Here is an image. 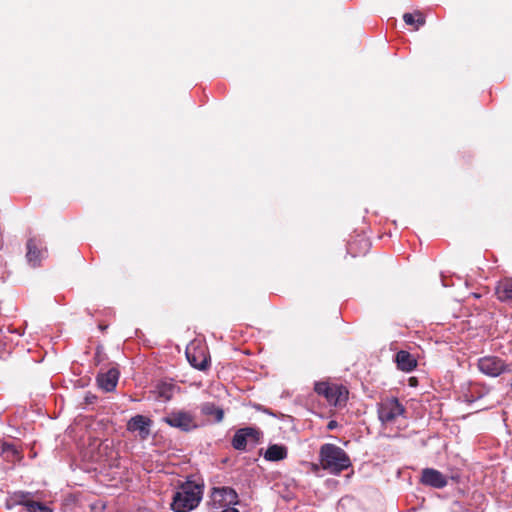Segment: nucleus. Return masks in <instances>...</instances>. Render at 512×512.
<instances>
[{
	"instance_id": "obj_18",
	"label": "nucleus",
	"mask_w": 512,
	"mask_h": 512,
	"mask_svg": "<svg viewBox=\"0 0 512 512\" xmlns=\"http://www.w3.org/2000/svg\"><path fill=\"white\" fill-rule=\"evenodd\" d=\"M403 21L410 26L414 27V30H418L426 22L425 16L420 11L414 13H405L403 15Z\"/></svg>"
},
{
	"instance_id": "obj_20",
	"label": "nucleus",
	"mask_w": 512,
	"mask_h": 512,
	"mask_svg": "<svg viewBox=\"0 0 512 512\" xmlns=\"http://www.w3.org/2000/svg\"><path fill=\"white\" fill-rule=\"evenodd\" d=\"M0 454L7 460V461H15L16 459H19V451L17 448L8 442H2L0 444Z\"/></svg>"
},
{
	"instance_id": "obj_9",
	"label": "nucleus",
	"mask_w": 512,
	"mask_h": 512,
	"mask_svg": "<svg viewBox=\"0 0 512 512\" xmlns=\"http://www.w3.org/2000/svg\"><path fill=\"white\" fill-rule=\"evenodd\" d=\"M152 420L144 415H135L127 422V430L136 433L141 440H146L151 434Z\"/></svg>"
},
{
	"instance_id": "obj_22",
	"label": "nucleus",
	"mask_w": 512,
	"mask_h": 512,
	"mask_svg": "<svg viewBox=\"0 0 512 512\" xmlns=\"http://www.w3.org/2000/svg\"><path fill=\"white\" fill-rule=\"evenodd\" d=\"M222 512H239V510L234 507H227Z\"/></svg>"
},
{
	"instance_id": "obj_14",
	"label": "nucleus",
	"mask_w": 512,
	"mask_h": 512,
	"mask_svg": "<svg viewBox=\"0 0 512 512\" xmlns=\"http://www.w3.org/2000/svg\"><path fill=\"white\" fill-rule=\"evenodd\" d=\"M27 247V253L26 258L27 261L33 266L36 267L40 264L43 251L38 248V244L36 239L31 238L27 241L26 244Z\"/></svg>"
},
{
	"instance_id": "obj_8",
	"label": "nucleus",
	"mask_w": 512,
	"mask_h": 512,
	"mask_svg": "<svg viewBox=\"0 0 512 512\" xmlns=\"http://www.w3.org/2000/svg\"><path fill=\"white\" fill-rule=\"evenodd\" d=\"M260 439L259 430L253 427H245L238 429L232 438V447L236 450H245L249 441L254 444L258 443Z\"/></svg>"
},
{
	"instance_id": "obj_2",
	"label": "nucleus",
	"mask_w": 512,
	"mask_h": 512,
	"mask_svg": "<svg viewBox=\"0 0 512 512\" xmlns=\"http://www.w3.org/2000/svg\"><path fill=\"white\" fill-rule=\"evenodd\" d=\"M202 495V485L186 481L173 495L171 508L175 512H189L199 505Z\"/></svg>"
},
{
	"instance_id": "obj_13",
	"label": "nucleus",
	"mask_w": 512,
	"mask_h": 512,
	"mask_svg": "<svg viewBox=\"0 0 512 512\" xmlns=\"http://www.w3.org/2000/svg\"><path fill=\"white\" fill-rule=\"evenodd\" d=\"M398 369L404 372H411L417 367L416 358L408 351L400 350L395 356Z\"/></svg>"
},
{
	"instance_id": "obj_21",
	"label": "nucleus",
	"mask_w": 512,
	"mask_h": 512,
	"mask_svg": "<svg viewBox=\"0 0 512 512\" xmlns=\"http://www.w3.org/2000/svg\"><path fill=\"white\" fill-rule=\"evenodd\" d=\"M337 426H338L337 421H335V420H331V421H329V422H328V424H327V429H328V430H333V429L337 428Z\"/></svg>"
},
{
	"instance_id": "obj_12",
	"label": "nucleus",
	"mask_w": 512,
	"mask_h": 512,
	"mask_svg": "<svg viewBox=\"0 0 512 512\" xmlns=\"http://www.w3.org/2000/svg\"><path fill=\"white\" fill-rule=\"evenodd\" d=\"M119 375V370L112 367L108 371L100 372L97 375V384L105 392H112L117 386Z\"/></svg>"
},
{
	"instance_id": "obj_17",
	"label": "nucleus",
	"mask_w": 512,
	"mask_h": 512,
	"mask_svg": "<svg viewBox=\"0 0 512 512\" xmlns=\"http://www.w3.org/2000/svg\"><path fill=\"white\" fill-rule=\"evenodd\" d=\"M268 461H280L287 457V448L282 445L273 444L268 447L264 455Z\"/></svg>"
},
{
	"instance_id": "obj_4",
	"label": "nucleus",
	"mask_w": 512,
	"mask_h": 512,
	"mask_svg": "<svg viewBox=\"0 0 512 512\" xmlns=\"http://www.w3.org/2000/svg\"><path fill=\"white\" fill-rule=\"evenodd\" d=\"M477 368L488 377H499L502 374L512 372V363H507L504 359L495 355H487L477 360Z\"/></svg>"
},
{
	"instance_id": "obj_24",
	"label": "nucleus",
	"mask_w": 512,
	"mask_h": 512,
	"mask_svg": "<svg viewBox=\"0 0 512 512\" xmlns=\"http://www.w3.org/2000/svg\"><path fill=\"white\" fill-rule=\"evenodd\" d=\"M313 469H314V470H317V469H318V466L314 464V465H313Z\"/></svg>"
},
{
	"instance_id": "obj_6",
	"label": "nucleus",
	"mask_w": 512,
	"mask_h": 512,
	"mask_svg": "<svg viewBox=\"0 0 512 512\" xmlns=\"http://www.w3.org/2000/svg\"><path fill=\"white\" fill-rule=\"evenodd\" d=\"M405 413V407L397 398L384 400L378 409V416L382 423H393L397 417Z\"/></svg>"
},
{
	"instance_id": "obj_5",
	"label": "nucleus",
	"mask_w": 512,
	"mask_h": 512,
	"mask_svg": "<svg viewBox=\"0 0 512 512\" xmlns=\"http://www.w3.org/2000/svg\"><path fill=\"white\" fill-rule=\"evenodd\" d=\"M163 422L183 432H190L198 428L195 417L190 412L184 410L170 412L163 418Z\"/></svg>"
},
{
	"instance_id": "obj_23",
	"label": "nucleus",
	"mask_w": 512,
	"mask_h": 512,
	"mask_svg": "<svg viewBox=\"0 0 512 512\" xmlns=\"http://www.w3.org/2000/svg\"><path fill=\"white\" fill-rule=\"evenodd\" d=\"M409 381H410V385H414V383L416 382V379L412 377V378H410Z\"/></svg>"
},
{
	"instance_id": "obj_3",
	"label": "nucleus",
	"mask_w": 512,
	"mask_h": 512,
	"mask_svg": "<svg viewBox=\"0 0 512 512\" xmlns=\"http://www.w3.org/2000/svg\"><path fill=\"white\" fill-rule=\"evenodd\" d=\"M314 391L326 399L329 405L334 407H343L348 400V390L345 386L331 383L329 381H319L314 385Z\"/></svg>"
},
{
	"instance_id": "obj_11",
	"label": "nucleus",
	"mask_w": 512,
	"mask_h": 512,
	"mask_svg": "<svg viewBox=\"0 0 512 512\" xmlns=\"http://www.w3.org/2000/svg\"><path fill=\"white\" fill-rule=\"evenodd\" d=\"M420 481L423 485L437 489L444 488L448 483L446 476L434 468L423 469Z\"/></svg>"
},
{
	"instance_id": "obj_1",
	"label": "nucleus",
	"mask_w": 512,
	"mask_h": 512,
	"mask_svg": "<svg viewBox=\"0 0 512 512\" xmlns=\"http://www.w3.org/2000/svg\"><path fill=\"white\" fill-rule=\"evenodd\" d=\"M319 460L321 467L333 475H339L352 466L349 455L332 443H325L320 447Z\"/></svg>"
},
{
	"instance_id": "obj_16",
	"label": "nucleus",
	"mask_w": 512,
	"mask_h": 512,
	"mask_svg": "<svg viewBox=\"0 0 512 512\" xmlns=\"http://www.w3.org/2000/svg\"><path fill=\"white\" fill-rule=\"evenodd\" d=\"M496 295L500 301H512V278H505L498 283Z\"/></svg>"
},
{
	"instance_id": "obj_19",
	"label": "nucleus",
	"mask_w": 512,
	"mask_h": 512,
	"mask_svg": "<svg viewBox=\"0 0 512 512\" xmlns=\"http://www.w3.org/2000/svg\"><path fill=\"white\" fill-rule=\"evenodd\" d=\"M21 503L26 507L28 512H53V510L44 503L31 500L27 495L23 497Z\"/></svg>"
},
{
	"instance_id": "obj_15",
	"label": "nucleus",
	"mask_w": 512,
	"mask_h": 512,
	"mask_svg": "<svg viewBox=\"0 0 512 512\" xmlns=\"http://www.w3.org/2000/svg\"><path fill=\"white\" fill-rule=\"evenodd\" d=\"M200 411L202 415L212 416L216 423H220L224 419V410L220 407H217L212 402H205L201 404Z\"/></svg>"
},
{
	"instance_id": "obj_7",
	"label": "nucleus",
	"mask_w": 512,
	"mask_h": 512,
	"mask_svg": "<svg viewBox=\"0 0 512 512\" xmlns=\"http://www.w3.org/2000/svg\"><path fill=\"white\" fill-rule=\"evenodd\" d=\"M210 498L213 506L218 508L236 505L239 502L237 492L231 487H213Z\"/></svg>"
},
{
	"instance_id": "obj_10",
	"label": "nucleus",
	"mask_w": 512,
	"mask_h": 512,
	"mask_svg": "<svg viewBox=\"0 0 512 512\" xmlns=\"http://www.w3.org/2000/svg\"><path fill=\"white\" fill-rule=\"evenodd\" d=\"M186 357L191 366L198 370L205 371L210 365V358L204 347H187Z\"/></svg>"
}]
</instances>
